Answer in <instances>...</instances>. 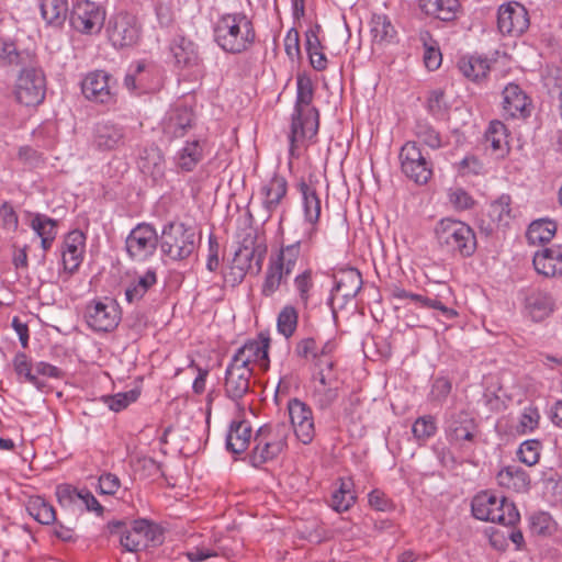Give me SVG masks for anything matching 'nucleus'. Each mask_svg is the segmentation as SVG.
Returning <instances> with one entry per match:
<instances>
[{"instance_id":"4d7b16f0","label":"nucleus","mask_w":562,"mask_h":562,"mask_svg":"<svg viewBox=\"0 0 562 562\" xmlns=\"http://www.w3.org/2000/svg\"><path fill=\"white\" fill-rule=\"evenodd\" d=\"M72 504L78 506L80 509L92 512L97 516H102L104 512V507L99 503L94 495L87 490H72Z\"/></svg>"},{"instance_id":"ea45409f","label":"nucleus","mask_w":562,"mask_h":562,"mask_svg":"<svg viewBox=\"0 0 562 562\" xmlns=\"http://www.w3.org/2000/svg\"><path fill=\"white\" fill-rule=\"evenodd\" d=\"M299 306L285 304L277 316V331L285 339L291 338L299 325Z\"/></svg>"},{"instance_id":"5fc2aeb1","label":"nucleus","mask_w":562,"mask_h":562,"mask_svg":"<svg viewBox=\"0 0 562 562\" xmlns=\"http://www.w3.org/2000/svg\"><path fill=\"white\" fill-rule=\"evenodd\" d=\"M542 449V443L538 439H528L522 441L519 445V448L517 450V458L518 460L532 467L536 465L540 460V452Z\"/></svg>"},{"instance_id":"cd10ccee","label":"nucleus","mask_w":562,"mask_h":562,"mask_svg":"<svg viewBox=\"0 0 562 562\" xmlns=\"http://www.w3.org/2000/svg\"><path fill=\"white\" fill-rule=\"evenodd\" d=\"M497 484L517 493L528 492L530 488V476L519 465L510 464L502 468L496 474Z\"/></svg>"},{"instance_id":"2f4dec72","label":"nucleus","mask_w":562,"mask_h":562,"mask_svg":"<svg viewBox=\"0 0 562 562\" xmlns=\"http://www.w3.org/2000/svg\"><path fill=\"white\" fill-rule=\"evenodd\" d=\"M251 437L252 429L249 422L233 420L226 436V448L233 453H241L248 448Z\"/></svg>"},{"instance_id":"a878e982","label":"nucleus","mask_w":562,"mask_h":562,"mask_svg":"<svg viewBox=\"0 0 562 562\" xmlns=\"http://www.w3.org/2000/svg\"><path fill=\"white\" fill-rule=\"evenodd\" d=\"M193 113L186 106H177L167 112L162 131L169 138L182 137L192 126Z\"/></svg>"},{"instance_id":"864d4df0","label":"nucleus","mask_w":562,"mask_h":562,"mask_svg":"<svg viewBox=\"0 0 562 562\" xmlns=\"http://www.w3.org/2000/svg\"><path fill=\"white\" fill-rule=\"evenodd\" d=\"M414 438L422 445L437 432L436 418L431 415L418 417L412 427Z\"/></svg>"},{"instance_id":"f704fd0d","label":"nucleus","mask_w":562,"mask_h":562,"mask_svg":"<svg viewBox=\"0 0 562 562\" xmlns=\"http://www.w3.org/2000/svg\"><path fill=\"white\" fill-rule=\"evenodd\" d=\"M420 9L441 21H452L461 8L459 0H419Z\"/></svg>"},{"instance_id":"4468645a","label":"nucleus","mask_w":562,"mask_h":562,"mask_svg":"<svg viewBox=\"0 0 562 562\" xmlns=\"http://www.w3.org/2000/svg\"><path fill=\"white\" fill-rule=\"evenodd\" d=\"M106 31L115 48L132 47L140 37V26L136 16L127 12H120L111 18Z\"/></svg>"},{"instance_id":"a19ab883","label":"nucleus","mask_w":562,"mask_h":562,"mask_svg":"<svg viewBox=\"0 0 562 562\" xmlns=\"http://www.w3.org/2000/svg\"><path fill=\"white\" fill-rule=\"evenodd\" d=\"M41 12L43 19L53 26H61L67 18V0H42Z\"/></svg>"},{"instance_id":"a211bd4d","label":"nucleus","mask_w":562,"mask_h":562,"mask_svg":"<svg viewBox=\"0 0 562 562\" xmlns=\"http://www.w3.org/2000/svg\"><path fill=\"white\" fill-rule=\"evenodd\" d=\"M497 25L503 34H522L529 26L526 8L518 2L502 4L498 9Z\"/></svg>"},{"instance_id":"6e6552de","label":"nucleus","mask_w":562,"mask_h":562,"mask_svg":"<svg viewBox=\"0 0 562 562\" xmlns=\"http://www.w3.org/2000/svg\"><path fill=\"white\" fill-rule=\"evenodd\" d=\"M402 173L418 186L429 182L434 175L429 154L424 151L417 142H406L398 154Z\"/></svg>"},{"instance_id":"69168bd1","label":"nucleus","mask_w":562,"mask_h":562,"mask_svg":"<svg viewBox=\"0 0 562 562\" xmlns=\"http://www.w3.org/2000/svg\"><path fill=\"white\" fill-rule=\"evenodd\" d=\"M72 273L83 260L86 251V235L80 229H72Z\"/></svg>"},{"instance_id":"c9c22d12","label":"nucleus","mask_w":562,"mask_h":562,"mask_svg":"<svg viewBox=\"0 0 562 562\" xmlns=\"http://www.w3.org/2000/svg\"><path fill=\"white\" fill-rule=\"evenodd\" d=\"M356 499L351 479H340L339 487L331 494L329 506L337 513H344L353 506Z\"/></svg>"},{"instance_id":"8fccbe9b","label":"nucleus","mask_w":562,"mask_h":562,"mask_svg":"<svg viewBox=\"0 0 562 562\" xmlns=\"http://www.w3.org/2000/svg\"><path fill=\"white\" fill-rule=\"evenodd\" d=\"M322 44L317 34L310 30L306 32V50L311 65L314 69L321 71L327 67V58L322 50Z\"/></svg>"},{"instance_id":"9d476101","label":"nucleus","mask_w":562,"mask_h":562,"mask_svg":"<svg viewBox=\"0 0 562 562\" xmlns=\"http://www.w3.org/2000/svg\"><path fill=\"white\" fill-rule=\"evenodd\" d=\"M267 244L255 231L245 232L237 250L235 251L234 263L241 271L252 269L256 273L262 269V262L267 255Z\"/></svg>"},{"instance_id":"774afa93","label":"nucleus","mask_w":562,"mask_h":562,"mask_svg":"<svg viewBox=\"0 0 562 562\" xmlns=\"http://www.w3.org/2000/svg\"><path fill=\"white\" fill-rule=\"evenodd\" d=\"M551 516L547 513H536L530 517V528L536 535H547L551 529Z\"/></svg>"},{"instance_id":"1a4fd4ad","label":"nucleus","mask_w":562,"mask_h":562,"mask_svg":"<svg viewBox=\"0 0 562 562\" xmlns=\"http://www.w3.org/2000/svg\"><path fill=\"white\" fill-rule=\"evenodd\" d=\"M160 243L156 228L147 223L137 224L127 235L125 249L128 257L136 262L151 258Z\"/></svg>"},{"instance_id":"4c0bfd02","label":"nucleus","mask_w":562,"mask_h":562,"mask_svg":"<svg viewBox=\"0 0 562 562\" xmlns=\"http://www.w3.org/2000/svg\"><path fill=\"white\" fill-rule=\"evenodd\" d=\"M458 68L464 77L476 82L486 77L490 64L486 58L469 55L459 59Z\"/></svg>"},{"instance_id":"e433bc0d","label":"nucleus","mask_w":562,"mask_h":562,"mask_svg":"<svg viewBox=\"0 0 562 562\" xmlns=\"http://www.w3.org/2000/svg\"><path fill=\"white\" fill-rule=\"evenodd\" d=\"M289 276L290 273L285 272L280 265L269 259L260 288L261 295L265 297L273 296Z\"/></svg>"},{"instance_id":"393cba45","label":"nucleus","mask_w":562,"mask_h":562,"mask_svg":"<svg viewBox=\"0 0 562 562\" xmlns=\"http://www.w3.org/2000/svg\"><path fill=\"white\" fill-rule=\"evenodd\" d=\"M555 310V300L543 290L532 291L525 301V312L533 322H541Z\"/></svg>"},{"instance_id":"20e7f679","label":"nucleus","mask_w":562,"mask_h":562,"mask_svg":"<svg viewBox=\"0 0 562 562\" xmlns=\"http://www.w3.org/2000/svg\"><path fill=\"white\" fill-rule=\"evenodd\" d=\"M291 426L285 423L266 424L254 436L249 454L251 465L258 468L281 454L288 448Z\"/></svg>"},{"instance_id":"6ab92c4d","label":"nucleus","mask_w":562,"mask_h":562,"mask_svg":"<svg viewBox=\"0 0 562 562\" xmlns=\"http://www.w3.org/2000/svg\"><path fill=\"white\" fill-rule=\"evenodd\" d=\"M157 528L146 519L133 521L130 529L121 533L120 542L127 551L136 552L156 542Z\"/></svg>"},{"instance_id":"0e129e2a","label":"nucleus","mask_w":562,"mask_h":562,"mask_svg":"<svg viewBox=\"0 0 562 562\" xmlns=\"http://www.w3.org/2000/svg\"><path fill=\"white\" fill-rule=\"evenodd\" d=\"M427 109L429 113L437 119H442L446 115L448 105L442 90L436 89L429 92Z\"/></svg>"},{"instance_id":"49530a36","label":"nucleus","mask_w":562,"mask_h":562,"mask_svg":"<svg viewBox=\"0 0 562 562\" xmlns=\"http://www.w3.org/2000/svg\"><path fill=\"white\" fill-rule=\"evenodd\" d=\"M27 513L40 524L48 525L56 519L54 507L41 496H32L26 503Z\"/></svg>"},{"instance_id":"680f3d73","label":"nucleus","mask_w":562,"mask_h":562,"mask_svg":"<svg viewBox=\"0 0 562 562\" xmlns=\"http://www.w3.org/2000/svg\"><path fill=\"white\" fill-rule=\"evenodd\" d=\"M139 395L136 390H131L124 393H117L114 395L102 396V401L113 412H121L126 408L131 403H134Z\"/></svg>"},{"instance_id":"603ef678","label":"nucleus","mask_w":562,"mask_h":562,"mask_svg":"<svg viewBox=\"0 0 562 562\" xmlns=\"http://www.w3.org/2000/svg\"><path fill=\"white\" fill-rule=\"evenodd\" d=\"M510 203L512 199L507 194L501 195L497 200L491 203L488 207V216L492 222L497 225H507L510 218Z\"/></svg>"},{"instance_id":"5701e85b","label":"nucleus","mask_w":562,"mask_h":562,"mask_svg":"<svg viewBox=\"0 0 562 562\" xmlns=\"http://www.w3.org/2000/svg\"><path fill=\"white\" fill-rule=\"evenodd\" d=\"M123 126L111 121L99 122L93 131V144L103 151L114 150L124 145Z\"/></svg>"},{"instance_id":"09e8293b","label":"nucleus","mask_w":562,"mask_h":562,"mask_svg":"<svg viewBox=\"0 0 562 562\" xmlns=\"http://www.w3.org/2000/svg\"><path fill=\"white\" fill-rule=\"evenodd\" d=\"M419 41L422 42L424 52V63L429 70H436L440 67L442 56L439 49V45L436 40L432 38L430 32L422 31L419 33Z\"/></svg>"},{"instance_id":"0eeeda50","label":"nucleus","mask_w":562,"mask_h":562,"mask_svg":"<svg viewBox=\"0 0 562 562\" xmlns=\"http://www.w3.org/2000/svg\"><path fill=\"white\" fill-rule=\"evenodd\" d=\"M448 442L464 454H472L476 445L479 428L474 418L465 411L452 412L445 420Z\"/></svg>"},{"instance_id":"f8f14e48","label":"nucleus","mask_w":562,"mask_h":562,"mask_svg":"<svg viewBox=\"0 0 562 562\" xmlns=\"http://www.w3.org/2000/svg\"><path fill=\"white\" fill-rule=\"evenodd\" d=\"M81 91L85 98L91 102L104 105L115 103V80L104 70L89 72L81 82Z\"/></svg>"},{"instance_id":"bf43d9fd","label":"nucleus","mask_w":562,"mask_h":562,"mask_svg":"<svg viewBox=\"0 0 562 562\" xmlns=\"http://www.w3.org/2000/svg\"><path fill=\"white\" fill-rule=\"evenodd\" d=\"M288 409L292 425L291 429L300 424L313 419L311 407L297 398H293L289 402Z\"/></svg>"},{"instance_id":"338daca9","label":"nucleus","mask_w":562,"mask_h":562,"mask_svg":"<svg viewBox=\"0 0 562 562\" xmlns=\"http://www.w3.org/2000/svg\"><path fill=\"white\" fill-rule=\"evenodd\" d=\"M449 202L456 210H468L473 206V198L462 188H453L448 193Z\"/></svg>"},{"instance_id":"423d86ee","label":"nucleus","mask_w":562,"mask_h":562,"mask_svg":"<svg viewBox=\"0 0 562 562\" xmlns=\"http://www.w3.org/2000/svg\"><path fill=\"white\" fill-rule=\"evenodd\" d=\"M160 250L171 260H184L196 248L194 228L183 223H168L160 235Z\"/></svg>"},{"instance_id":"a18cd8bd","label":"nucleus","mask_w":562,"mask_h":562,"mask_svg":"<svg viewBox=\"0 0 562 562\" xmlns=\"http://www.w3.org/2000/svg\"><path fill=\"white\" fill-rule=\"evenodd\" d=\"M302 243L303 240H297L291 245L282 246L279 251L272 252L269 259L280 265L285 272L291 274L300 257Z\"/></svg>"},{"instance_id":"3c124183","label":"nucleus","mask_w":562,"mask_h":562,"mask_svg":"<svg viewBox=\"0 0 562 562\" xmlns=\"http://www.w3.org/2000/svg\"><path fill=\"white\" fill-rule=\"evenodd\" d=\"M336 341L333 339L326 340L322 345L321 350V359L312 364L313 374H317V372L322 373H334V368L336 366V360L334 357L336 350Z\"/></svg>"},{"instance_id":"13d9d810","label":"nucleus","mask_w":562,"mask_h":562,"mask_svg":"<svg viewBox=\"0 0 562 562\" xmlns=\"http://www.w3.org/2000/svg\"><path fill=\"white\" fill-rule=\"evenodd\" d=\"M339 396V386L338 384L329 385V386H314L312 392V397L314 403L321 408L326 409L333 403L337 401Z\"/></svg>"},{"instance_id":"4be33fe9","label":"nucleus","mask_w":562,"mask_h":562,"mask_svg":"<svg viewBox=\"0 0 562 562\" xmlns=\"http://www.w3.org/2000/svg\"><path fill=\"white\" fill-rule=\"evenodd\" d=\"M252 368H243L229 362L225 372L224 390L228 398L234 402L241 400L249 391Z\"/></svg>"},{"instance_id":"c03bdc74","label":"nucleus","mask_w":562,"mask_h":562,"mask_svg":"<svg viewBox=\"0 0 562 562\" xmlns=\"http://www.w3.org/2000/svg\"><path fill=\"white\" fill-rule=\"evenodd\" d=\"M157 283V274L154 269H148L138 276L125 290V297L130 303L139 301L146 292Z\"/></svg>"},{"instance_id":"37998d69","label":"nucleus","mask_w":562,"mask_h":562,"mask_svg":"<svg viewBox=\"0 0 562 562\" xmlns=\"http://www.w3.org/2000/svg\"><path fill=\"white\" fill-rule=\"evenodd\" d=\"M31 227L41 238L43 249H48L57 234L56 222L46 215L36 214L31 220Z\"/></svg>"},{"instance_id":"f03ea898","label":"nucleus","mask_w":562,"mask_h":562,"mask_svg":"<svg viewBox=\"0 0 562 562\" xmlns=\"http://www.w3.org/2000/svg\"><path fill=\"white\" fill-rule=\"evenodd\" d=\"M214 42L228 54H243L255 44L256 31L251 19L244 12L225 13L213 26Z\"/></svg>"},{"instance_id":"bb28decb","label":"nucleus","mask_w":562,"mask_h":562,"mask_svg":"<svg viewBox=\"0 0 562 562\" xmlns=\"http://www.w3.org/2000/svg\"><path fill=\"white\" fill-rule=\"evenodd\" d=\"M300 192L303 198V209L305 221L311 225L305 235L307 240H312L316 233V224L321 216V199L315 190L306 182L302 181L299 184Z\"/></svg>"},{"instance_id":"6e6d98bb","label":"nucleus","mask_w":562,"mask_h":562,"mask_svg":"<svg viewBox=\"0 0 562 562\" xmlns=\"http://www.w3.org/2000/svg\"><path fill=\"white\" fill-rule=\"evenodd\" d=\"M140 169L145 175H149L154 181L164 177L165 160L158 150H151L146 157L142 158Z\"/></svg>"},{"instance_id":"39448f33","label":"nucleus","mask_w":562,"mask_h":562,"mask_svg":"<svg viewBox=\"0 0 562 562\" xmlns=\"http://www.w3.org/2000/svg\"><path fill=\"white\" fill-rule=\"evenodd\" d=\"M473 516L483 521L514 527L520 520L516 505L495 492L482 491L471 503Z\"/></svg>"},{"instance_id":"473e14b6","label":"nucleus","mask_w":562,"mask_h":562,"mask_svg":"<svg viewBox=\"0 0 562 562\" xmlns=\"http://www.w3.org/2000/svg\"><path fill=\"white\" fill-rule=\"evenodd\" d=\"M315 273L312 269H305L296 274L293 279V288L295 293V302L299 307L307 310L313 297L315 296Z\"/></svg>"},{"instance_id":"2eb2a0df","label":"nucleus","mask_w":562,"mask_h":562,"mask_svg":"<svg viewBox=\"0 0 562 562\" xmlns=\"http://www.w3.org/2000/svg\"><path fill=\"white\" fill-rule=\"evenodd\" d=\"M85 321L95 331H110L114 329L121 319L119 305L113 301H93L86 306Z\"/></svg>"},{"instance_id":"de8ad7c7","label":"nucleus","mask_w":562,"mask_h":562,"mask_svg":"<svg viewBox=\"0 0 562 562\" xmlns=\"http://www.w3.org/2000/svg\"><path fill=\"white\" fill-rule=\"evenodd\" d=\"M13 367L15 373L21 380L31 383L38 390L43 389L44 381L35 374L34 366L31 363L25 353L19 352L15 355L13 359Z\"/></svg>"},{"instance_id":"aec40b11","label":"nucleus","mask_w":562,"mask_h":562,"mask_svg":"<svg viewBox=\"0 0 562 562\" xmlns=\"http://www.w3.org/2000/svg\"><path fill=\"white\" fill-rule=\"evenodd\" d=\"M231 361L243 368H252L254 364H257L260 369L268 370L269 339L247 341L237 349Z\"/></svg>"},{"instance_id":"72a5a7b5","label":"nucleus","mask_w":562,"mask_h":562,"mask_svg":"<svg viewBox=\"0 0 562 562\" xmlns=\"http://www.w3.org/2000/svg\"><path fill=\"white\" fill-rule=\"evenodd\" d=\"M170 50L180 68H191L199 64L196 45L183 36H178L172 41Z\"/></svg>"},{"instance_id":"9b49d317","label":"nucleus","mask_w":562,"mask_h":562,"mask_svg":"<svg viewBox=\"0 0 562 562\" xmlns=\"http://www.w3.org/2000/svg\"><path fill=\"white\" fill-rule=\"evenodd\" d=\"M46 81L43 71L35 67L24 68L16 81L15 95L20 103L35 106L43 102Z\"/></svg>"},{"instance_id":"412c9836","label":"nucleus","mask_w":562,"mask_h":562,"mask_svg":"<svg viewBox=\"0 0 562 562\" xmlns=\"http://www.w3.org/2000/svg\"><path fill=\"white\" fill-rule=\"evenodd\" d=\"M504 116L510 119H526L531 113V100L516 83H508L503 92Z\"/></svg>"},{"instance_id":"58836bf2","label":"nucleus","mask_w":562,"mask_h":562,"mask_svg":"<svg viewBox=\"0 0 562 562\" xmlns=\"http://www.w3.org/2000/svg\"><path fill=\"white\" fill-rule=\"evenodd\" d=\"M507 128L501 121H492L485 132V144L497 156L503 157L508 151Z\"/></svg>"},{"instance_id":"f257e3e1","label":"nucleus","mask_w":562,"mask_h":562,"mask_svg":"<svg viewBox=\"0 0 562 562\" xmlns=\"http://www.w3.org/2000/svg\"><path fill=\"white\" fill-rule=\"evenodd\" d=\"M314 98L313 82L308 77L297 76L296 100L292 113V123L289 134V156L299 158L300 148L306 139L313 138L319 126L318 110L312 105Z\"/></svg>"},{"instance_id":"c85d7f7f","label":"nucleus","mask_w":562,"mask_h":562,"mask_svg":"<svg viewBox=\"0 0 562 562\" xmlns=\"http://www.w3.org/2000/svg\"><path fill=\"white\" fill-rule=\"evenodd\" d=\"M372 43L380 47L396 42L397 31L391 19L384 13H373L370 21Z\"/></svg>"},{"instance_id":"c756f323","label":"nucleus","mask_w":562,"mask_h":562,"mask_svg":"<svg viewBox=\"0 0 562 562\" xmlns=\"http://www.w3.org/2000/svg\"><path fill=\"white\" fill-rule=\"evenodd\" d=\"M288 191V182L284 177L274 173L261 186L262 204L268 212H273L280 205Z\"/></svg>"},{"instance_id":"79ce46f5","label":"nucleus","mask_w":562,"mask_h":562,"mask_svg":"<svg viewBox=\"0 0 562 562\" xmlns=\"http://www.w3.org/2000/svg\"><path fill=\"white\" fill-rule=\"evenodd\" d=\"M557 232V224L550 220H538L532 222L526 233L529 244L538 245L549 243Z\"/></svg>"},{"instance_id":"7c9ffc66","label":"nucleus","mask_w":562,"mask_h":562,"mask_svg":"<svg viewBox=\"0 0 562 562\" xmlns=\"http://www.w3.org/2000/svg\"><path fill=\"white\" fill-rule=\"evenodd\" d=\"M204 142L199 139L186 142L175 156L176 166L181 171H192L204 157Z\"/></svg>"},{"instance_id":"7ed1b4c3","label":"nucleus","mask_w":562,"mask_h":562,"mask_svg":"<svg viewBox=\"0 0 562 562\" xmlns=\"http://www.w3.org/2000/svg\"><path fill=\"white\" fill-rule=\"evenodd\" d=\"M439 248L451 256L470 257L476 249V237L467 223L450 217L440 220L435 227Z\"/></svg>"},{"instance_id":"ddd939ff","label":"nucleus","mask_w":562,"mask_h":562,"mask_svg":"<svg viewBox=\"0 0 562 562\" xmlns=\"http://www.w3.org/2000/svg\"><path fill=\"white\" fill-rule=\"evenodd\" d=\"M104 21L105 10L97 2L81 0L72 5V30L81 34H99Z\"/></svg>"},{"instance_id":"052dcab7","label":"nucleus","mask_w":562,"mask_h":562,"mask_svg":"<svg viewBox=\"0 0 562 562\" xmlns=\"http://www.w3.org/2000/svg\"><path fill=\"white\" fill-rule=\"evenodd\" d=\"M540 414L536 407H525L519 416L516 430L519 435H527L538 428Z\"/></svg>"},{"instance_id":"f3484780","label":"nucleus","mask_w":562,"mask_h":562,"mask_svg":"<svg viewBox=\"0 0 562 562\" xmlns=\"http://www.w3.org/2000/svg\"><path fill=\"white\" fill-rule=\"evenodd\" d=\"M362 286L361 273L349 268L335 276V284L330 292L328 304L334 308L336 304L342 307L348 301L352 300Z\"/></svg>"},{"instance_id":"e2e57ef3","label":"nucleus","mask_w":562,"mask_h":562,"mask_svg":"<svg viewBox=\"0 0 562 562\" xmlns=\"http://www.w3.org/2000/svg\"><path fill=\"white\" fill-rule=\"evenodd\" d=\"M415 135L431 149H438L442 146L440 134L428 123H418Z\"/></svg>"},{"instance_id":"b1692460","label":"nucleus","mask_w":562,"mask_h":562,"mask_svg":"<svg viewBox=\"0 0 562 562\" xmlns=\"http://www.w3.org/2000/svg\"><path fill=\"white\" fill-rule=\"evenodd\" d=\"M532 263L539 274L549 278L562 276V245H553L536 251Z\"/></svg>"},{"instance_id":"dca6fc26","label":"nucleus","mask_w":562,"mask_h":562,"mask_svg":"<svg viewBox=\"0 0 562 562\" xmlns=\"http://www.w3.org/2000/svg\"><path fill=\"white\" fill-rule=\"evenodd\" d=\"M124 86L136 94L149 93L161 87V78L155 66L146 61H138L127 70Z\"/></svg>"}]
</instances>
